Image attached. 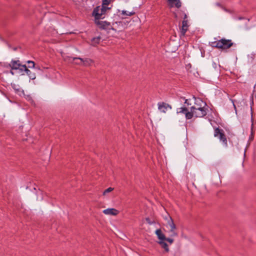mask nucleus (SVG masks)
Masks as SVG:
<instances>
[{"mask_svg": "<svg viewBox=\"0 0 256 256\" xmlns=\"http://www.w3.org/2000/svg\"><path fill=\"white\" fill-rule=\"evenodd\" d=\"M12 88L16 92H18L21 91V88L20 86L16 84H12Z\"/></svg>", "mask_w": 256, "mask_h": 256, "instance_id": "20", "label": "nucleus"}, {"mask_svg": "<svg viewBox=\"0 0 256 256\" xmlns=\"http://www.w3.org/2000/svg\"><path fill=\"white\" fill-rule=\"evenodd\" d=\"M234 45V43L230 40H226L224 38L220 40L212 42L210 46L213 48L220 49L222 50H226Z\"/></svg>", "mask_w": 256, "mask_h": 256, "instance_id": "1", "label": "nucleus"}, {"mask_svg": "<svg viewBox=\"0 0 256 256\" xmlns=\"http://www.w3.org/2000/svg\"><path fill=\"white\" fill-rule=\"evenodd\" d=\"M170 7L175 6L180 8L182 6V2L180 0H167Z\"/></svg>", "mask_w": 256, "mask_h": 256, "instance_id": "14", "label": "nucleus"}, {"mask_svg": "<svg viewBox=\"0 0 256 256\" xmlns=\"http://www.w3.org/2000/svg\"><path fill=\"white\" fill-rule=\"evenodd\" d=\"M184 104H187L188 105H189L190 104L188 103V100L187 99H185V98H184Z\"/></svg>", "mask_w": 256, "mask_h": 256, "instance_id": "26", "label": "nucleus"}, {"mask_svg": "<svg viewBox=\"0 0 256 256\" xmlns=\"http://www.w3.org/2000/svg\"><path fill=\"white\" fill-rule=\"evenodd\" d=\"M79 60V61H78V62L76 61V62L74 63L76 64V62H80V60Z\"/></svg>", "mask_w": 256, "mask_h": 256, "instance_id": "29", "label": "nucleus"}, {"mask_svg": "<svg viewBox=\"0 0 256 256\" xmlns=\"http://www.w3.org/2000/svg\"><path fill=\"white\" fill-rule=\"evenodd\" d=\"M233 105H234V109L236 110V106L234 105V102H233Z\"/></svg>", "mask_w": 256, "mask_h": 256, "instance_id": "28", "label": "nucleus"}, {"mask_svg": "<svg viewBox=\"0 0 256 256\" xmlns=\"http://www.w3.org/2000/svg\"><path fill=\"white\" fill-rule=\"evenodd\" d=\"M113 190L114 188L110 187L108 188L103 192V195H106L107 193L111 192Z\"/></svg>", "mask_w": 256, "mask_h": 256, "instance_id": "23", "label": "nucleus"}, {"mask_svg": "<svg viewBox=\"0 0 256 256\" xmlns=\"http://www.w3.org/2000/svg\"><path fill=\"white\" fill-rule=\"evenodd\" d=\"M158 244L162 246V248L164 249L166 252H169V248L168 247V245L166 242L165 240H159Z\"/></svg>", "mask_w": 256, "mask_h": 256, "instance_id": "16", "label": "nucleus"}, {"mask_svg": "<svg viewBox=\"0 0 256 256\" xmlns=\"http://www.w3.org/2000/svg\"><path fill=\"white\" fill-rule=\"evenodd\" d=\"M253 128V124H252V128Z\"/></svg>", "mask_w": 256, "mask_h": 256, "instance_id": "30", "label": "nucleus"}, {"mask_svg": "<svg viewBox=\"0 0 256 256\" xmlns=\"http://www.w3.org/2000/svg\"><path fill=\"white\" fill-rule=\"evenodd\" d=\"M135 14L134 12H128L126 10H122V14L123 16H132L134 15Z\"/></svg>", "mask_w": 256, "mask_h": 256, "instance_id": "19", "label": "nucleus"}, {"mask_svg": "<svg viewBox=\"0 0 256 256\" xmlns=\"http://www.w3.org/2000/svg\"><path fill=\"white\" fill-rule=\"evenodd\" d=\"M100 40H101L100 36H98L96 38H94L92 40V44L93 46H95L100 43Z\"/></svg>", "mask_w": 256, "mask_h": 256, "instance_id": "17", "label": "nucleus"}, {"mask_svg": "<svg viewBox=\"0 0 256 256\" xmlns=\"http://www.w3.org/2000/svg\"><path fill=\"white\" fill-rule=\"evenodd\" d=\"M27 62L29 64L28 65V68H34V67L35 64H34V62L33 61L28 60Z\"/></svg>", "mask_w": 256, "mask_h": 256, "instance_id": "21", "label": "nucleus"}, {"mask_svg": "<svg viewBox=\"0 0 256 256\" xmlns=\"http://www.w3.org/2000/svg\"><path fill=\"white\" fill-rule=\"evenodd\" d=\"M102 212L105 214L110 216H116L118 214V211L114 208L104 210Z\"/></svg>", "mask_w": 256, "mask_h": 256, "instance_id": "12", "label": "nucleus"}, {"mask_svg": "<svg viewBox=\"0 0 256 256\" xmlns=\"http://www.w3.org/2000/svg\"><path fill=\"white\" fill-rule=\"evenodd\" d=\"M158 110L162 113H166L168 110H171L172 106L166 102H161L158 104Z\"/></svg>", "mask_w": 256, "mask_h": 256, "instance_id": "9", "label": "nucleus"}, {"mask_svg": "<svg viewBox=\"0 0 256 256\" xmlns=\"http://www.w3.org/2000/svg\"><path fill=\"white\" fill-rule=\"evenodd\" d=\"M95 24L99 28L102 30L112 29L110 23L106 21L95 20Z\"/></svg>", "mask_w": 256, "mask_h": 256, "instance_id": "7", "label": "nucleus"}, {"mask_svg": "<svg viewBox=\"0 0 256 256\" xmlns=\"http://www.w3.org/2000/svg\"><path fill=\"white\" fill-rule=\"evenodd\" d=\"M207 106L202 108H196L191 110L192 112V116H194L196 118H202L205 116L207 114Z\"/></svg>", "mask_w": 256, "mask_h": 256, "instance_id": "6", "label": "nucleus"}, {"mask_svg": "<svg viewBox=\"0 0 256 256\" xmlns=\"http://www.w3.org/2000/svg\"><path fill=\"white\" fill-rule=\"evenodd\" d=\"M186 18H187V16H186V14H184V20H186Z\"/></svg>", "mask_w": 256, "mask_h": 256, "instance_id": "27", "label": "nucleus"}, {"mask_svg": "<svg viewBox=\"0 0 256 256\" xmlns=\"http://www.w3.org/2000/svg\"><path fill=\"white\" fill-rule=\"evenodd\" d=\"M206 104L200 98L196 99L194 104L191 107V110H194L196 108H202L204 107H206Z\"/></svg>", "mask_w": 256, "mask_h": 256, "instance_id": "10", "label": "nucleus"}, {"mask_svg": "<svg viewBox=\"0 0 256 256\" xmlns=\"http://www.w3.org/2000/svg\"><path fill=\"white\" fill-rule=\"evenodd\" d=\"M112 0H102V6H108L111 2Z\"/></svg>", "mask_w": 256, "mask_h": 256, "instance_id": "24", "label": "nucleus"}, {"mask_svg": "<svg viewBox=\"0 0 256 256\" xmlns=\"http://www.w3.org/2000/svg\"><path fill=\"white\" fill-rule=\"evenodd\" d=\"M188 28V20H183L182 22V26L180 30V34L182 36H184L187 32Z\"/></svg>", "mask_w": 256, "mask_h": 256, "instance_id": "13", "label": "nucleus"}, {"mask_svg": "<svg viewBox=\"0 0 256 256\" xmlns=\"http://www.w3.org/2000/svg\"><path fill=\"white\" fill-rule=\"evenodd\" d=\"M214 136L218 137L220 140L222 142L225 147L228 146L227 139L222 130L216 128L214 130Z\"/></svg>", "mask_w": 256, "mask_h": 256, "instance_id": "5", "label": "nucleus"}, {"mask_svg": "<svg viewBox=\"0 0 256 256\" xmlns=\"http://www.w3.org/2000/svg\"><path fill=\"white\" fill-rule=\"evenodd\" d=\"M164 219L166 222L167 226H169L170 228V236H176L177 233L175 231L176 226L171 216L168 214H166L164 216Z\"/></svg>", "mask_w": 256, "mask_h": 256, "instance_id": "3", "label": "nucleus"}, {"mask_svg": "<svg viewBox=\"0 0 256 256\" xmlns=\"http://www.w3.org/2000/svg\"><path fill=\"white\" fill-rule=\"evenodd\" d=\"M21 65L22 64L18 60H12L10 63L9 64V66L12 70H18L20 68Z\"/></svg>", "mask_w": 256, "mask_h": 256, "instance_id": "11", "label": "nucleus"}, {"mask_svg": "<svg viewBox=\"0 0 256 256\" xmlns=\"http://www.w3.org/2000/svg\"><path fill=\"white\" fill-rule=\"evenodd\" d=\"M18 70L22 73V74H24V72H30V70L27 68L25 64H22L20 66V68Z\"/></svg>", "mask_w": 256, "mask_h": 256, "instance_id": "18", "label": "nucleus"}, {"mask_svg": "<svg viewBox=\"0 0 256 256\" xmlns=\"http://www.w3.org/2000/svg\"><path fill=\"white\" fill-rule=\"evenodd\" d=\"M26 74L28 76H29V77L30 78L32 79V80H34L36 78V76H35V75L34 74H32V72H31L30 71V72H25Z\"/></svg>", "mask_w": 256, "mask_h": 256, "instance_id": "22", "label": "nucleus"}, {"mask_svg": "<svg viewBox=\"0 0 256 256\" xmlns=\"http://www.w3.org/2000/svg\"><path fill=\"white\" fill-rule=\"evenodd\" d=\"M156 234L160 240H165L166 237L164 234L162 232L160 229H158L156 231Z\"/></svg>", "mask_w": 256, "mask_h": 256, "instance_id": "15", "label": "nucleus"}, {"mask_svg": "<svg viewBox=\"0 0 256 256\" xmlns=\"http://www.w3.org/2000/svg\"><path fill=\"white\" fill-rule=\"evenodd\" d=\"M176 113L178 114H185L186 119L190 120L192 118V112L191 111H188V109L186 107H181L176 109Z\"/></svg>", "mask_w": 256, "mask_h": 256, "instance_id": "8", "label": "nucleus"}, {"mask_svg": "<svg viewBox=\"0 0 256 256\" xmlns=\"http://www.w3.org/2000/svg\"><path fill=\"white\" fill-rule=\"evenodd\" d=\"M165 241H166V242H168L170 244H172L173 243L174 240V239L171 238H166Z\"/></svg>", "mask_w": 256, "mask_h": 256, "instance_id": "25", "label": "nucleus"}, {"mask_svg": "<svg viewBox=\"0 0 256 256\" xmlns=\"http://www.w3.org/2000/svg\"><path fill=\"white\" fill-rule=\"evenodd\" d=\"M110 9V8L106 6H97L94 8L92 16L94 17L95 20L102 19L104 18L106 11Z\"/></svg>", "mask_w": 256, "mask_h": 256, "instance_id": "2", "label": "nucleus"}, {"mask_svg": "<svg viewBox=\"0 0 256 256\" xmlns=\"http://www.w3.org/2000/svg\"><path fill=\"white\" fill-rule=\"evenodd\" d=\"M64 60L68 62L72 63L74 62L75 60H80V62H76V64L78 65H82L83 63L84 64L86 65V64H90V63L92 62V60L88 58H86L83 59L80 58H77V57H71L69 56H64Z\"/></svg>", "mask_w": 256, "mask_h": 256, "instance_id": "4", "label": "nucleus"}]
</instances>
